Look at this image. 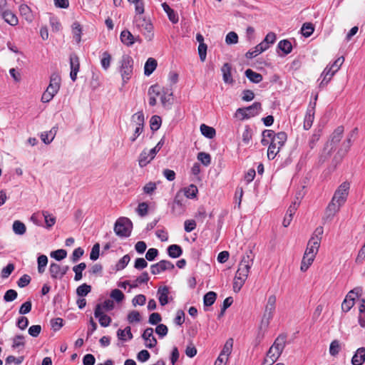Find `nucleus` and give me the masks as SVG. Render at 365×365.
<instances>
[{
    "label": "nucleus",
    "mask_w": 365,
    "mask_h": 365,
    "mask_svg": "<svg viewBox=\"0 0 365 365\" xmlns=\"http://www.w3.org/2000/svg\"><path fill=\"white\" fill-rule=\"evenodd\" d=\"M253 260L254 254L252 251H247L242 257L237 271L236 272V275L243 277V279H247L250 269L253 264Z\"/></svg>",
    "instance_id": "1"
},
{
    "label": "nucleus",
    "mask_w": 365,
    "mask_h": 365,
    "mask_svg": "<svg viewBox=\"0 0 365 365\" xmlns=\"http://www.w3.org/2000/svg\"><path fill=\"white\" fill-rule=\"evenodd\" d=\"M133 223L130 219L125 217L118 218L114 225V232L120 237H128L130 235Z\"/></svg>",
    "instance_id": "2"
},
{
    "label": "nucleus",
    "mask_w": 365,
    "mask_h": 365,
    "mask_svg": "<svg viewBox=\"0 0 365 365\" xmlns=\"http://www.w3.org/2000/svg\"><path fill=\"white\" fill-rule=\"evenodd\" d=\"M323 234V228L322 227H317L315 230L314 235L311 237L307 244V247L304 255L315 258L317 253L318 252L322 235Z\"/></svg>",
    "instance_id": "3"
},
{
    "label": "nucleus",
    "mask_w": 365,
    "mask_h": 365,
    "mask_svg": "<svg viewBox=\"0 0 365 365\" xmlns=\"http://www.w3.org/2000/svg\"><path fill=\"white\" fill-rule=\"evenodd\" d=\"M120 72L124 83H126L132 76L133 71V58L125 54L120 61Z\"/></svg>",
    "instance_id": "4"
},
{
    "label": "nucleus",
    "mask_w": 365,
    "mask_h": 365,
    "mask_svg": "<svg viewBox=\"0 0 365 365\" xmlns=\"http://www.w3.org/2000/svg\"><path fill=\"white\" fill-rule=\"evenodd\" d=\"M131 121L135 124L133 135L130 138L132 143L135 142L144 130L145 117L143 111L134 113L131 117Z\"/></svg>",
    "instance_id": "5"
},
{
    "label": "nucleus",
    "mask_w": 365,
    "mask_h": 365,
    "mask_svg": "<svg viewBox=\"0 0 365 365\" xmlns=\"http://www.w3.org/2000/svg\"><path fill=\"white\" fill-rule=\"evenodd\" d=\"M349 188V182H342L335 191L331 200L343 206L347 200Z\"/></svg>",
    "instance_id": "6"
},
{
    "label": "nucleus",
    "mask_w": 365,
    "mask_h": 365,
    "mask_svg": "<svg viewBox=\"0 0 365 365\" xmlns=\"http://www.w3.org/2000/svg\"><path fill=\"white\" fill-rule=\"evenodd\" d=\"M276 301L277 299L274 294L268 297L262 321V322L266 324V325L269 323L270 319L273 317V314L276 308Z\"/></svg>",
    "instance_id": "7"
},
{
    "label": "nucleus",
    "mask_w": 365,
    "mask_h": 365,
    "mask_svg": "<svg viewBox=\"0 0 365 365\" xmlns=\"http://www.w3.org/2000/svg\"><path fill=\"white\" fill-rule=\"evenodd\" d=\"M183 197L177 193L173 202L170 204L171 213L174 217H180L185 212V205L182 202Z\"/></svg>",
    "instance_id": "8"
},
{
    "label": "nucleus",
    "mask_w": 365,
    "mask_h": 365,
    "mask_svg": "<svg viewBox=\"0 0 365 365\" xmlns=\"http://www.w3.org/2000/svg\"><path fill=\"white\" fill-rule=\"evenodd\" d=\"M342 206L340 205L339 203H336V202L331 200L329 203L328 204L327 207L325 209L324 215L322 218L323 221L324 222H330L331 221L334 216L336 215V213L339 212L341 207Z\"/></svg>",
    "instance_id": "9"
},
{
    "label": "nucleus",
    "mask_w": 365,
    "mask_h": 365,
    "mask_svg": "<svg viewBox=\"0 0 365 365\" xmlns=\"http://www.w3.org/2000/svg\"><path fill=\"white\" fill-rule=\"evenodd\" d=\"M175 268L174 264L168 260H161L156 264H152L150 271L153 274H158L166 270H173Z\"/></svg>",
    "instance_id": "10"
},
{
    "label": "nucleus",
    "mask_w": 365,
    "mask_h": 365,
    "mask_svg": "<svg viewBox=\"0 0 365 365\" xmlns=\"http://www.w3.org/2000/svg\"><path fill=\"white\" fill-rule=\"evenodd\" d=\"M69 63L71 68L70 78L74 82L76 81L77 74L80 70L79 58L75 53L70 55Z\"/></svg>",
    "instance_id": "11"
},
{
    "label": "nucleus",
    "mask_w": 365,
    "mask_h": 365,
    "mask_svg": "<svg viewBox=\"0 0 365 365\" xmlns=\"http://www.w3.org/2000/svg\"><path fill=\"white\" fill-rule=\"evenodd\" d=\"M135 26L140 31H147L151 33L153 29L151 22L141 16H135L134 19Z\"/></svg>",
    "instance_id": "12"
},
{
    "label": "nucleus",
    "mask_w": 365,
    "mask_h": 365,
    "mask_svg": "<svg viewBox=\"0 0 365 365\" xmlns=\"http://www.w3.org/2000/svg\"><path fill=\"white\" fill-rule=\"evenodd\" d=\"M142 338L145 341V346L147 348L152 349L157 345V339L153 336V329L148 327L145 329L142 334Z\"/></svg>",
    "instance_id": "13"
},
{
    "label": "nucleus",
    "mask_w": 365,
    "mask_h": 365,
    "mask_svg": "<svg viewBox=\"0 0 365 365\" xmlns=\"http://www.w3.org/2000/svg\"><path fill=\"white\" fill-rule=\"evenodd\" d=\"M299 197H297V200L292 204L289 207L286 215L283 220V226L287 227L290 225V222L292 220L293 215L295 214L296 210H297V207L299 205Z\"/></svg>",
    "instance_id": "14"
},
{
    "label": "nucleus",
    "mask_w": 365,
    "mask_h": 365,
    "mask_svg": "<svg viewBox=\"0 0 365 365\" xmlns=\"http://www.w3.org/2000/svg\"><path fill=\"white\" fill-rule=\"evenodd\" d=\"M94 316L98 319L99 323L103 327H108L111 323V318L104 314L103 312H101V307L99 305H96L95 307Z\"/></svg>",
    "instance_id": "15"
},
{
    "label": "nucleus",
    "mask_w": 365,
    "mask_h": 365,
    "mask_svg": "<svg viewBox=\"0 0 365 365\" xmlns=\"http://www.w3.org/2000/svg\"><path fill=\"white\" fill-rule=\"evenodd\" d=\"M231 70L232 66L228 63H224L221 68L223 81L227 84H232L234 83V80L231 74Z\"/></svg>",
    "instance_id": "16"
},
{
    "label": "nucleus",
    "mask_w": 365,
    "mask_h": 365,
    "mask_svg": "<svg viewBox=\"0 0 365 365\" xmlns=\"http://www.w3.org/2000/svg\"><path fill=\"white\" fill-rule=\"evenodd\" d=\"M358 131L357 128H355L351 133L349 134L348 138L346 141H344L342 144L343 148L340 149L338 152V155H340V158H342L344 155H345L347 152L349 150L351 146V138L354 134H356Z\"/></svg>",
    "instance_id": "17"
},
{
    "label": "nucleus",
    "mask_w": 365,
    "mask_h": 365,
    "mask_svg": "<svg viewBox=\"0 0 365 365\" xmlns=\"http://www.w3.org/2000/svg\"><path fill=\"white\" fill-rule=\"evenodd\" d=\"M365 361V348H359L351 359L353 365H362Z\"/></svg>",
    "instance_id": "18"
},
{
    "label": "nucleus",
    "mask_w": 365,
    "mask_h": 365,
    "mask_svg": "<svg viewBox=\"0 0 365 365\" xmlns=\"http://www.w3.org/2000/svg\"><path fill=\"white\" fill-rule=\"evenodd\" d=\"M169 288L167 286L160 287L158 289V300L161 306L168 303Z\"/></svg>",
    "instance_id": "19"
},
{
    "label": "nucleus",
    "mask_w": 365,
    "mask_h": 365,
    "mask_svg": "<svg viewBox=\"0 0 365 365\" xmlns=\"http://www.w3.org/2000/svg\"><path fill=\"white\" fill-rule=\"evenodd\" d=\"M2 18L11 26H15L18 24V18L16 16L9 10H3L1 11Z\"/></svg>",
    "instance_id": "20"
},
{
    "label": "nucleus",
    "mask_w": 365,
    "mask_h": 365,
    "mask_svg": "<svg viewBox=\"0 0 365 365\" xmlns=\"http://www.w3.org/2000/svg\"><path fill=\"white\" fill-rule=\"evenodd\" d=\"M287 135L284 132H279L276 133L274 138L270 141V144L274 146L282 148L287 141Z\"/></svg>",
    "instance_id": "21"
},
{
    "label": "nucleus",
    "mask_w": 365,
    "mask_h": 365,
    "mask_svg": "<svg viewBox=\"0 0 365 365\" xmlns=\"http://www.w3.org/2000/svg\"><path fill=\"white\" fill-rule=\"evenodd\" d=\"M162 7L164 11L167 14L169 20L173 24H176L178 22L179 17L178 14L173 9H171L167 3H163Z\"/></svg>",
    "instance_id": "22"
},
{
    "label": "nucleus",
    "mask_w": 365,
    "mask_h": 365,
    "mask_svg": "<svg viewBox=\"0 0 365 365\" xmlns=\"http://www.w3.org/2000/svg\"><path fill=\"white\" fill-rule=\"evenodd\" d=\"M344 131V128L342 125L338 126L333 131V133H331V135L330 136L329 140H330L331 144L336 145L338 143H339L343 136Z\"/></svg>",
    "instance_id": "23"
},
{
    "label": "nucleus",
    "mask_w": 365,
    "mask_h": 365,
    "mask_svg": "<svg viewBox=\"0 0 365 365\" xmlns=\"http://www.w3.org/2000/svg\"><path fill=\"white\" fill-rule=\"evenodd\" d=\"M334 72L332 71V68H329V66H327L324 70L323 71L321 76L323 77L319 86L324 87L325 86L331 79L332 76L334 75Z\"/></svg>",
    "instance_id": "24"
},
{
    "label": "nucleus",
    "mask_w": 365,
    "mask_h": 365,
    "mask_svg": "<svg viewBox=\"0 0 365 365\" xmlns=\"http://www.w3.org/2000/svg\"><path fill=\"white\" fill-rule=\"evenodd\" d=\"M249 118L258 115L262 110V104L259 102H255L252 105L245 107Z\"/></svg>",
    "instance_id": "25"
},
{
    "label": "nucleus",
    "mask_w": 365,
    "mask_h": 365,
    "mask_svg": "<svg viewBox=\"0 0 365 365\" xmlns=\"http://www.w3.org/2000/svg\"><path fill=\"white\" fill-rule=\"evenodd\" d=\"M153 158H151L150 150L144 149L139 155L138 164L139 166L143 168L146 166Z\"/></svg>",
    "instance_id": "26"
},
{
    "label": "nucleus",
    "mask_w": 365,
    "mask_h": 365,
    "mask_svg": "<svg viewBox=\"0 0 365 365\" xmlns=\"http://www.w3.org/2000/svg\"><path fill=\"white\" fill-rule=\"evenodd\" d=\"M157 66V61L153 58H149L145 63L144 74L147 76H149L155 70Z\"/></svg>",
    "instance_id": "27"
},
{
    "label": "nucleus",
    "mask_w": 365,
    "mask_h": 365,
    "mask_svg": "<svg viewBox=\"0 0 365 365\" xmlns=\"http://www.w3.org/2000/svg\"><path fill=\"white\" fill-rule=\"evenodd\" d=\"M120 38L122 43L128 46H132L135 42L133 35L128 30H123L120 34Z\"/></svg>",
    "instance_id": "28"
},
{
    "label": "nucleus",
    "mask_w": 365,
    "mask_h": 365,
    "mask_svg": "<svg viewBox=\"0 0 365 365\" xmlns=\"http://www.w3.org/2000/svg\"><path fill=\"white\" fill-rule=\"evenodd\" d=\"M245 74L251 82L255 83H258L263 79V77L260 73H257L250 68L247 69Z\"/></svg>",
    "instance_id": "29"
},
{
    "label": "nucleus",
    "mask_w": 365,
    "mask_h": 365,
    "mask_svg": "<svg viewBox=\"0 0 365 365\" xmlns=\"http://www.w3.org/2000/svg\"><path fill=\"white\" fill-rule=\"evenodd\" d=\"M117 336L121 341H127L133 339V336L131 333V329L130 327H127L125 329H118L117 331Z\"/></svg>",
    "instance_id": "30"
},
{
    "label": "nucleus",
    "mask_w": 365,
    "mask_h": 365,
    "mask_svg": "<svg viewBox=\"0 0 365 365\" xmlns=\"http://www.w3.org/2000/svg\"><path fill=\"white\" fill-rule=\"evenodd\" d=\"M13 232L17 235H23L26 232L25 224L20 220H15L12 225Z\"/></svg>",
    "instance_id": "31"
},
{
    "label": "nucleus",
    "mask_w": 365,
    "mask_h": 365,
    "mask_svg": "<svg viewBox=\"0 0 365 365\" xmlns=\"http://www.w3.org/2000/svg\"><path fill=\"white\" fill-rule=\"evenodd\" d=\"M72 32L73 38L77 43H79L81 41L82 27L78 21H75L72 24Z\"/></svg>",
    "instance_id": "32"
},
{
    "label": "nucleus",
    "mask_w": 365,
    "mask_h": 365,
    "mask_svg": "<svg viewBox=\"0 0 365 365\" xmlns=\"http://www.w3.org/2000/svg\"><path fill=\"white\" fill-rule=\"evenodd\" d=\"M167 251H168V255L172 258H178L182 253V250L181 247L178 245H170L168 247Z\"/></svg>",
    "instance_id": "33"
},
{
    "label": "nucleus",
    "mask_w": 365,
    "mask_h": 365,
    "mask_svg": "<svg viewBox=\"0 0 365 365\" xmlns=\"http://www.w3.org/2000/svg\"><path fill=\"white\" fill-rule=\"evenodd\" d=\"M200 131L205 137L209 139L213 138L216 135L215 129L205 124H202L200 125Z\"/></svg>",
    "instance_id": "34"
},
{
    "label": "nucleus",
    "mask_w": 365,
    "mask_h": 365,
    "mask_svg": "<svg viewBox=\"0 0 365 365\" xmlns=\"http://www.w3.org/2000/svg\"><path fill=\"white\" fill-rule=\"evenodd\" d=\"M314 118V109H309L307 110V114L304 120V128L305 130H309L312 125Z\"/></svg>",
    "instance_id": "35"
},
{
    "label": "nucleus",
    "mask_w": 365,
    "mask_h": 365,
    "mask_svg": "<svg viewBox=\"0 0 365 365\" xmlns=\"http://www.w3.org/2000/svg\"><path fill=\"white\" fill-rule=\"evenodd\" d=\"M56 129L55 127H53L48 133L44 132V133H41V140L45 144H49L53 140V138L56 135Z\"/></svg>",
    "instance_id": "36"
},
{
    "label": "nucleus",
    "mask_w": 365,
    "mask_h": 365,
    "mask_svg": "<svg viewBox=\"0 0 365 365\" xmlns=\"http://www.w3.org/2000/svg\"><path fill=\"white\" fill-rule=\"evenodd\" d=\"M149 276L147 272H143L140 276L137 277L131 284H130V287L131 288H135L139 284L147 283L149 281Z\"/></svg>",
    "instance_id": "37"
},
{
    "label": "nucleus",
    "mask_w": 365,
    "mask_h": 365,
    "mask_svg": "<svg viewBox=\"0 0 365 365\" xmlns=\"http://www.w3.org/2000/svg\"><path fill=\"white\" fill-rule=\"evenodd\" d=\"M277 47L280 49L284 55H287L291 53L292 50V46L289 40H282L278 43Z\"/></svg>",
    "instance_id": "38"
},
{
    "label": "nucleus",
    "mask_w": 365,
    "mask_h": 365,
    "mask_svg": "<svg viewBox=\"0 0 365 365\" xmlns=\"http://www.w3.org/2000/svg\"><path fill=\"white\" fill-rule=\"evenodd\" d=\"M86 268V264L85 262H81L78 265H76L73 267V270L75 272L74 280L79 281L82 279L83 274L82 272Z\"/></svg>",
    "instance_id": "39"
},
{
    "label": "nucleus",
    "mask_w": 365,
    "mask_h": 365,
    "mask_svg": "<svg viewBox=\"0 0 365 365\" xmlns=\"http://www.w3.org/2000/svg\"><path fill=\"white\" fill-rule=\"evenodd\" d=\"M111 59H112L111 56L108 51H104L102 53V56H101V64L102 68L105 71H107L108 69V68L110 67Z\"/></svg>",
    "instance_id": "40"
},
{
    "label": "nucleus",
    "mask_w": 365,
    "mask_h": 365,
    "mask_svg": "<svg viewBox=\"0 0 365 365\" xmlns=\"http://www.w3.org/2000/svg\"><path fill=\"white\" fill-rule=\"evenodd\" d=\"M60 265L57 263L52 262L49 267V272L52 279H60Z\"/></svg>",
    "instance_id": "41"
},
{
    "label": "nucleus",
    "mask_w": 365,
    "mask_h": 365,
    "mask_svg": "<svg viewBox=\"0 0 365 365\" xmlns=\"http://www.w3.org/2000/svg\"><path fill=\"white\" fill-rule=\"evenodd\" d=\"M198 190L196 185H190L187 187L184 188V195L187 198H194L197 194Z\"/></svg>",
    "instance_id": "42"
},
{
    "label": "nucleus",
    "mask_w": 365,
    "mask_h": 365,
    "mask_svg": "<svg viewBox=\"0 0 365 365\" xmlns=\"http://www.w3.org/2000/svg\"><path fill=\"white\" fill-rule=\"evenodd\" d=\"M61 76L57 73H53L50 77L49 86L59 90L61 86Z\"/></svg>",
    "instance_id": "43"
},
{
    "label": "nucleus",
    "mask_w": 365,
    "mask_h": 365,
    "mask_svg": "<svg viewBox=\"0 0 365 365\" xmlns=\"http://www.w3.org/2000/svg\"><path fill=\"white\" fill-rule=\"evenodd\" d=\"M42 215L44 217L46 227L47 229L52 227L56 223V217L49 214L48 211H43Z\"/></svg>",
    "instance_id": "44"
},
{
    "label": "nucleus",
    "mask_w": 365,
    "mask_h": 365,
    "mask_svg": "<svg viewBox=\"0 0 365 365\" xmlns=\"http://www.w3.org/2000/svg\"><path fill=\"white\" fill-rule=\"evenodd\" d=\"M216 298H217V294L215 292H207L204 296V299H203L204 305L207 306V307L212 305L215 303Z\"/></svg>",
    "instance_id": "45"
},
{
    "label": "nucleus",
    "mask_w": 365,
    "mask_h": 365,
    "mask_svg": "<svg viewBox=\"0 0 365 365\" xmlns=\"http://www.w3.org/2000/svg\"><path fill=\"white\" fill-rule=\"evenodd\" d=\"M285 346V337L279 336L275 340L273 345L271 346L272 348L275 349L276 351L281 354Z\"/></svg>",
    "instance_id": "46"
},
{
    "label": "nucleus",
    "mask_w": 365,
    "mask_h": 365,
    "mask_svg": "<svg viewBox=\"0 0 365 365\" xmlns=\"http://www.w3.org/2000/svg\"><path fill=\"white\" fill-rule=\"evenodd\" d=\"M162 124V119L158 115H153L150 120V127L153 131L158 130Z\"/></svg>",
    "instance_id": "47"
},
{
    "label": "nucleus",
    "mask_w": 365,
    "mask_h": 365,
    "mask_svg": "<svg viewBox=\"0 0 365 365\" xmlns=\"http://www.w3.org/2000/svg\"><path fill=\"white\" fill-rule=\"evenodd\" d=\"M163 92V90L161 89L160 86L158 84L152 85L149 89H148V96L149 97H155L157 98V97H160V95Z\"/></svg>",
    "instance_id": "48"
},
{
    "label": "nucleus",
    "mask_w": 365,
    "mask_h": 365,
    "mask_svg": "<svg viewBox=\"0 0 365 365\" xmlns=\"http://www.w3.org/2000/svg\"><path fill=\"white\" fill-rule=\"evenodd\" d=\"M91 291V287L86 283L80 285L76 289V294L78 296L83 297L86 296Z\"/></svg>",
    "instance_id": "49"
},
{
    "label": "nucleus",
    "mask_w": 365,
    "mask_h": 365,
    "mask_svg": "<svg viewBox=\"0 0 365 365\" xmlns=\"http://www.w3.org/2000/svg\"><path fill=\"white\" fill-rule=\"evenodd\" d=\"M197 158L205 166H208L211 163V156L209 153L200 152L197 154Z\"/></svg>",
    "instance_id": "50"
},
{
    "label": "nucleus",
    "mask_w": 365,
    "mask_h": 365,
    "mask_svg": "<svg viewBox=\"0 0 365 365\" xmlns=\"http://www.w3.org/2000/svg\"><path fill=\"white\" fill-rule=\"evenodd\" d=\"M314 259V257L304 255V257L302 258V263H301L300 269L302 272H306L308 269V268L309 267V266L312 264Z\"/></svg>",
    "instance_id": "51"
},
{
    "label": "nucleus",
    "mask_w": 365,
    "mask_h": 365,
    "mask_svg": "<svg viewBox=\"0 0 365 365\" xmlns=\"http://www.w3.org/2000/svg\"><path fill=\"white\" fill-rule=\"evenodd\" d=\"M25 346V341H24V336L23 335H16L13 338V344H12V348L13 349H17L19 347H21L22 349L24 348Z\"/></svg>",
    "instance_id": "52"
},
{
    "label": "nucleus",
    "mask_w": 365,
    "mask_h": 365,
    "mask_svg": "<svg viewBox=\"0 0 365 365\" xmlns=\"http://www.w3.org/2000/svg\"><path fill=\"white\" fill-rule=\"evenodd\" d=\"M280 356V354L278 352V351H276L275 349L270 347L265 359V361H268L269 359L270 363L275 362L279 356Z\"/></svg>",
    "instance_id": "53"
},
{
    "label": "nucleus",
    "mask_w": 365,
    "mask_h": 365,
    "mask_svg": "<svg viewBox=\"0 0 365 365\" xmlns=\"http://www.w3.org/2000/svg\"><path fill=\"white\" fill-rule=\"evenodd\" d=\"M232 346L233 339L232 338H230L226 341L220 354L227 357L229 354H231Z\"/></svg>",
    "instance_id": "54"
},
{
    "label": "nucleus",
    "mask_w": 365,
    "mask_h": 365,
    "mask_svg": "<svg viewBox=\"0 0 365 365\" xmlns=\"http://www.w3.org/2000/svg\"><path fill=\"white\" fill-rule=\"evenodd\" d=\"M246 279H243V277L235 275L233 282V290L235 292H238L241 289Z\"/></svg>",
    "instance_id": "55"
},
{
    "label": "nucleus",
    "mask_w": 365,
    "mask_h": 365,
    "mask_svg": "<svg viewBox=\"0 0 365 365\" xmlns=\"http://www.w3.org/2000/svg\"><path fill=\"white\" fill-rule=\"evenodd\" d=\"M314 26L312 23H304L302 27V33L304 36L309 37L314 32Z\"/></svg>",
    "instance_id": "56"
},
{
    "label": "nucleus",
    "mask_w": 365,
    "mask_h": 365,
    "mask_svg": "<svg viewBox=\"0 0 365 365\" xmlns=\"http://www.w3.org/2000/svg\"><path fill=\"white\" fill-rule=\"evenodd\" d=\"M101 307V312H109L114 309V302L110 299H106L102 304H97Z\"/></svg>",
    "instance_id": "57"
},
{
    "label": "nucleus",
    "mask_w": 365,
    "mask_h": 365,
    "mask_svg": "<svg viewBox=\"0 0 365 365\" xmlns=\"http://www.w3.org/2000/svg\"><path fill=\"white\" fill-rule=\"evenodd\" d=\"M67 252L65 250L60 249L56 251H53L51 253V257H53L55 259L58 261H61L66 257Z\"/></svg>",
    "instance_id": "58"
},
{
    "label": "nucleus",
    "mask_w": 365,
    "mask_h": 365,
    "mask_svg": "<svg viewBox=\"0 0 365 365\" xmlns=\"http://www.w3.org/2000/svg\"><path fill=\"white\" fill-rule=\"evenodd\" d=\"M341 346L338 340L331 341L329 346V353L331 356H336L339 354Z\"/></svg>",
    "instance_id": "59"
},
{
    "label": "nucleus",
    "mask_w": 365,
    "mask_h": 365,
    "mask_svg": "<svg viewBox=\"0 0 365 365\" xmlns=\"http://www.w3.org/2000/svg\"><path fill=\"white\" fill-rule=\"evenodd\" d=\"M128 321L129 323L139 322L141 320V317L138 311H131L128 314Z\"/></svg>",
    "instance_id": "60"
},
{
    "label": "nucleus",
    "mask_w": 365,
    "mask_h": 365,
    "mask_svg": "<svg viewBox=\"0 0 365 365\" xmlns=\"http://www.w3.org/2000/svg\"><path fill=\"white\" fill-rule=\"evenodd\" d=\"M155 333L159 335L160 338H163L168 334V329L166 325L159 324L155 328Z\"/></svg>",
    "instance_id": "61"
},
{
    "label": "nucleus",
    "mask_w": 365,
    "mask_h": 365,
    "mask_svg": "<svg viewBox=\"0 0 365 365\" xmlns=\"http://www.w3.org/2000/svg\"><path fill=\"white\" fill-rule=\"evenodd\" d=\"M14 270V265L11 263L8 264L5 267L3 268L1 273V277L3 279L8 278L9 276Z\"/></svg>",
    "instance_id": "62"
},
{
    "label": "nucleus",
    "mask_w": 365,
    "mask_h": 365,
    "mask_svg": "<svg viewBox=\"0 0 365 365\" xmlns=\"http://www.w3.org/2000/svg\"><path fill=\"white\" fill-rule=\"evenodd\" d=\"M137 213L140 217H145L148 212V205L146 202H141L138 205L136 209Z\"/></svg>",
    "instance_id": "63"
},
{
    "label": "nucleus",
    "mask_w": 365,
    "mask_h": 365,
    "mask_svg": "<svg viewBox=\"0 0 365 365\" xmlns=\"http://www.w3.org/2000/svg\"><path fill=\"white\" fill-rule=\"evenodd\" d=\"M18 294L14 289H9L6 292L4 296V300L5 302H12L16 299Z\"/></svg>",
    "instance_id": "64"
}]
</instances>
